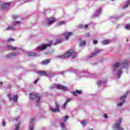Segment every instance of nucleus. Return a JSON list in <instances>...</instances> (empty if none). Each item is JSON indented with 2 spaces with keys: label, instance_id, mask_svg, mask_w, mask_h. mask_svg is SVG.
Here are the masks:
<instances>
[{
  "label": "nucleus",
  "instance_id": "obj_46",
  "mask_svg": "<svg viewBox=\"0 0 130 130\" xmlns=\"http://www.w3.org/2000/svg\"><path fill=\"white\" fill-rule=\"evenodd\" d=\"M0 85H3V83L2 82H0Z\"/></svg>",
  "mask_w": 130,
  "mask_h": 130
},
{
  "label": "nucleus",
  "instance_id": "obj_42",
  "mask_svg": "<svg viewBox=\"0 0 130 130\" xmlns=\"http://www.w3.org/2000/svg\"><path fill=\"white\" fill-rule=\"evenodd\" d=\"M39 81V78H38V79H37L35 82H34L35 84H36L38 81Z\"/></svg>",
  "mask_w": 130,
  "mask_h": 130
},
{
  "label": "nucleus",
  "instance_id": "obj_48",
  "mask_svg": "<svg viewBox=\"0 0 130 130\" xmlns=\"http://www.w3.org/2000/svg\"><path fill=\"white\" fill-rule=\"evenodd\" d=\"M112 1V2H113L114 0H111Z\"/></svg>",
  "mask_w": 130,
  "mask_h": 130
},
{
  "label": "nucleus",
  "instance_id": "obj_28",
  "mask_svg": "<svg viewBox=\"0 0 130 130\" xmlns=\"http://www.w3.org/2000/svg\"><path fill=\"white\" fill-rule=\"evenodd\" d=\"M84 27L85 29H88V27H89V25L86 24L85 25H83L82 24H80L79 25V28H83Z\"/></svg>",
  "mask_w": 130,
  "mask_h": 130
},
{
  "label": "nucleus",
  "instance_id": "obj_7",
  "mask_svg": "<svg viewBox=\"0 0 130 130\" xmlns=\"http://www.w3.org/2000/svg\"><path fill=\"white\" fill-rule=\"evenodd\" d=\"M54 88L63 90V91H67L68 90V87L63 86L60 84H54L53 86H51V89H54Z\"/></svg>",
  "mask_w": 130,
  "mask_h": 130
},
{
  "label": "nucleus",
  "instance_id": "obj_29",
  "mask_svg": "<svg viewBox=\"0 0 130 130\" xmlns=\"http://www.w3.org/2000/svg\"><path fill=\"white\" fill-rule=\"evenodd\" d=\"M110 42V41L109 40H106L102 41V44L106 45V44H109Z\"/></svg>",
  "mask_w": 130,
  "mask_h": 130
},
{
  "label": "nucleus",
  "instance_id": "obj_9",
  "mask_svg": "<svg viewBox=\"0 0 130 130\" xmlns=\"http://www.w3.org/2000/svg\"><path fill=\"white\" fill-rule=\"evenodd\" d=\"M8 97H9L10 100H11L13 102H17L18 101V96L16 95L11 94L9 93L8 94Z\"/></svg>",
  "mask_w": 130,
  "mask_h": 130
},
{
  "label": "nucleus",
  "instance_id": "obj_39",
  "mask_svg": "<svg viewBox=\"0 0 130 130\" xmlns=\"http://www.w3.org/2000/svg\"><path fill=\"white\" fill-rule=\"evenodd\" d=\"M13 18L14 20H15V19L17 18H18V16L17 15H13Z\"/></svg>",
  "mask_w": 130,
  "mask_h": 130
},
{
  "label": "nucleus",
  "instance_id": "obj_14",
  "mask_svg": "<svg viewBox=\"0 0 130 130\" xmlns=\"http://www.w3.org/2000/svg\"><path fill=\"white\" fill-rule=\"evenodd\" d=\"M26 54L28 55V56H39L40 55L39 54L34 53L33 52H27Z\"/></svg>",
  "mask_w": 130,
  "mask_h": 130
},
{
  "label": "nucleus",
  "instance_id": "obj_24",
  "mask_svg": "<svg viewBox=\"0 0 130 130\" xmlns=\"http://www.w3.org/2000/svg\"><path fill=\"white\" fill-rule=\"evenodd\" d=\"M60 126L61 127L62 130H67V128H66V124L64 122L60 123Z\"/></svg>",
  "mask_w": 130,
  "mask_h": 130
},
{
  "label": "nucleus",
  "instance_id": "obj_27",
  "mask_svg": "<svg viewBox=\"0 0 130 130\" xmlns=\"http://www.w3.org/2000/svg\"><path fill=\"white\" fill-rule=\"evenodd\" d=\"M85 44H86V42L85 41H80L79 45L80 47H83V46H85Z\"/></svg>",
  "mask_w": 130,
  "mask_h": 130
},
{
  "label": "nucleus",
  "instance_id": "obj_25",
  "mask_svg": "<svg viewBox=\"0 0 130 130\" xmlns=\"http://www.w3.org/2000/svg\"><path fill=\"white\" fill-rule=\"evenodd\" d=\"M14 129L20 130V122H18L17 124H15Z\"/></svg>",
  "mask_w": 130,
  "mask_h": 130
},
{
  "label": "nucleus",
  "instance_id": "obj_30",
  "mask_svg": "<svg viewBox=\"0 0 130 130\" xmlns=\"http://www.w3.org/2000/svg\"><path fill=\"white\" fill-rule=\"evenodd\" d=\"M80 122L82 124V125L83 126H85L86 124H87V121L86 120L80 121Z\"/></svg>",
  "mask_w": 130,
  "mask_h": 130
},
{
  "label": "nucleus",
  "instance_id": "obj_36",
  "mask_svg": "<svg viewBox=\"0 0 130 130\" xmlns=\"http://www.w3.org/2000/svg\"><path fill=\"white\" fill-rule=\"evenodd\" d=\"M13 41H15V40H14V39H13V38H9L7 40L8 42H12Z\"/></svg>",
  "mask_w": 130,
  "mask_h": 130
},
{
  "label": "nucleus",
  "instance_id": "obj_45",
  "mask_svg": "<svg viewBox=\"0 0 130 130\" xmlns=\"http://www.w3.org/2000/svg\"><path fill=\"white\" fill-rule=\"evenodd\" d=\"M63 74H64V72H61V75H63Z\"/></svg>",
  "mask_w": 130,
  "mask_h": 130
},
{
  "label": "nucleus",
  "instance_id": "obj_10",
  "mask_svg": "<svg viewBox=\"0 0 130 130\" xmlns=\"http://www.w3.org/2000/svg\"><path fill=\"white\" fill-rule=\"evenodd\" d=\"M55 21H56V19L54 18H48L46 20V25L49 26L50 25H51V24H53V23H54Z\"/></svg>",
  "mask_w": 130,
  "mask_h": 130
},
{
  "label": "nucleus",
  "instance_id": "obj_37",
  "mask_svg": "<svg viewBox=\"0 0 130 130\" xmlns=\"http://www.w3.org/2000/svg\"><path fill=\"white\" fill-rule=\"evenodd\" d=\"M2 125L3 126H6V125H7V123H6V121H5L4 120L2 121Z\"/></svg>",
  "mask_w": 130,
  "mask_h": 130
},
{
  "label": "nucleus",
  "instance_id": "obj_8",
  "mask_svg": "<svg viewBox=\"0 0 130 130\" xmlns=\"http://www.w3.org/2000/svg\"><path fill=\"white\" fill-rule=\"evenodd\" d=\"M55 105H56V109H53L51 107H50L49 108V110L50 111H52V112H59V104H58V103L55 102Z\"/></svg>",
  "mask_w": 130,
  "mask_h": 130
},
{
  "label": "nucleus",
  "instance_id": "obj_44",
  "mask_svg": "<svg viewBox=\"0 0 130 130\" xmlns=\"http://www.w3.org/2000/svg\"><path fill=\"white\" fill-rule=\"evenodd\" d=\"M117 130H123V128L121 127H120Z\"/></svg>",
  "mask_w": 130,
  "mask_h": 130
},
{
  "label": "nucleus",
  "instance_id": "obj_33",
  "mask_svg": "<svg viewBox=\"0 0 130 130\" xmlns=\"http://www.w3.org/2000/svg\"><path fill=\"white\" fill-rule=\"evenodd\" d=\"M125 29L126 30H129L130 29V24L128 23L125 25Z\"/></svg>",
  "mask_w": 130,
  "mask_h": 130
},
{
  "label": "nucleus",
  "instance_id": "obj_34",
  "mask_svg": "<svg viewBox=\"0 0 130 130\" xmlns=\"http://www.w3.org/2000/svg\"><path fill=\"white\" fill-rule=\"evenodd\" d=\"M71 101H73V98H68L66 99V103L68 104L69 102H71Z\"/></svg>",
  "mask_w": 130,
  "mask_h": 130
},
{
  "label": "nucleus",
  "instance_id": "obj_1",
  "mask_svg": "<svg viewBox=\"0 0 130 130\" xmlns=\"http://www.w3.org/2000/svg\"><path fill=\"white\" fill-rule=\"evenodd\" d=\"M129 59L123 60L121 62H117L113 64V74H116L118 79L120 78V76L122 75V69L120 68L122 66L123 69H128L129 67Z\"/></svg>",
  "mask_w": 130,
  "mask_h": 130
},
{
  "label": "nucleus",
  "instance_id": "obj_41",
  "mask_svg": "<svg viewBox=\"0 0 130 130\" xmlns=\"http://www.w3.org/2000/svg\"><path fill=\"white\" fill-rule=\"evenodd\" d=\"M104 118H107V115L106 114H104Z\"/></svg>",
  "mask_w": 130,
  "mask_h": 130
},
{
  "label": "nucleus",
  "instance_id": "obj_2",
  "mask_svg": "<svg viewBox=\"0 0 130 130\" xmlns=\"http://www.w3.org/2000/svg\"><path fill=\"white\" fill-rule=\"evenodd\" d=\"M63 41V39L61 38H58L56 39L55 42H53V41H50L49 42L48 44H44L41 46H38L36 49V51L39 52L41 51L42 50H44V49H46L47 47H49L51 44H53V45H56V44H59V43H61Z\"/></svg>",
  "mask_w": 130,
  "mask_h": 130
},
{
  "label": "nucleus",
  "instance_id": "obj_6",
  "mask_svg": "<svg viewBox=\"0 0 130 130\" xmlns=\"http://www.w3.org/2000/svg\"><path fill=\"white\" fill-rule=\"evenodd\" d=\"M122 121L121 118H119L113 124V128L114 130H118L120 127V124Z\"/></svg>",
  "mask_w": 130,
  "mask_h": 130
},
{
  "label": "nucleus",
  "instance_id": "obj_47",
  "mask_svg": "<svg viewBox=\"0 0 130 130\" xmlns=\"http://www.w3.org/2000/svg\"><path fill=\"white\" fill-rule=\"evenodd\" d=\"M89 130H93V129H89Z\"/></svg>",
  "mask_w": 130,
  "mask_h": 130
},
{
  "label": "nucleus",
  "instance_id": "obj_17",
  "mask_svg": "<svg viewBox=\"0 0 130 130\" xmlns=\"http://www.w3.org/2000/svg\"><path fill=\"white\" fill-rule=\"evenodd\" d=\"M101 14V9H98L95 11V13L93 14L94 17H98Z\"/></svg>",
  "mask_w": 130,
  "mask_h": 130
},
{
  "label": "nucleus",
  "instance_id": "obj_38",
  "mask_svg": "<svg viewBox=\"0 0 130 130\" xmlns=\"http://www.w3.org/2000/svg\"><path fill=\"white\" fill-rule=\"evenodd\" d=\"M68 104V103H67L66 102H65V103L62 106V108L63 109H66V107H67V105Z\"/></svg>",
  "mask_w": 130,
  "mask_h": 130
},
{
  "label": "nucleus",
  "instance_id": "obj_23",
  "mask_svg": "<svg viewBox=\"0 0 130 130\" xmlns=\"http://www.w3.org/2000/svg\"><path fill=\"white\" fill-rule=\"evenodd\" d=\"M19 54V53L16 52V53H10L8 54V57L10 58V57H12L13 56H17Z\"/></svg>",
  "mask_w": 130,
  "mask_h": 130
},
{
  "label": "nucleus",
  "instance_id": "obj_15",
  "mask_svg": "<svg viewBox=\"0 0 130 130\" xmlns=\"http://www.w3.org/2000/svg\"><path fill=\"white\" fill-rule=\"evenodd\" d=\"M34 122V118H31L29 121V129L33 130L34 128V125H33V123Z\"/></svg>",
  "mask_w": 130,
  "mask_h": 130
},
{
  "label": "nucleus",
  "instance_id": "obj_13",
  "mask_svg": "<svg viewBox=\"0 0 130 130\" xmlns=\"http://www.w3.org/2000/svg\"><path fill=\"white\" fill-rule=\"evenodd\" d=\"M100 51H101L99 49H95L94 52L92 54H91V55H89L88 57H89V58H92L93 56H95V55L99 53Z\"/></svg>",
  "mask_w": 130,
  "mask_h": 130
},
{
  "label": "nucleus",
  "instance_id": "obj_40",
  "mask_svg": "<svg viewBox=\"0 0 130 130\" xmlns=\"http://www.w3.org/2000/svg\"><path fill=\"white\" fill-rule=\"evenodd\" d=\"M93 44H97V43H98L97 40H93Z\"/></svg>",
  "mask_w": 130,
  "mask_h": 130
},
{
  "label": "nucleus",
  "instance_id": "obj_32",
  "mask_svg": "<svg viewBox=\"0 0 130 130\" xmlns=\"http://www.w3.org/2000/svg\"><path fill=\"white\" fill-rule=\"evenodd\" d=\"M12 25L13 26H17V25H20V22L19 21H15L12 23Z\"/></svg>",
  "mask_w": 130,
  "mask_h": 130
},
{
  "label": "nucleus",
  "instance_id": "obj_3",
  "mask_svg": "<svg viewBox=\"0 0 130 130\" xmlns=\"http://www.w3.org/2000/svg\"><path fill=\"white\" fill-rule=\"evenodd\" d=\"M72 57L75 58L76 57V51L71 49L68 50L66 53L63 55H60L57 56L58 58L60 59H63V58H68V57Z\"/></svg>",
  "mask_w": 130,
  "mask_h": 130
},
{
  "label": "nucleus",
  "instance_id": "obj_18",
  "mask_svg": "<svg viewBox=\"0 0 130 130\" xmlns=\"http://www.w3.org/2000/svg\"><path fill=\"white\" fill-rule=\"evenodd\" d=\"M73 96H77V95H81L82 94V90H76L75 91H73L72 92Z\"/></svg>",
  "mask_w": 130,
  "mask_h": 130
},
{
  "label": "nucleus",
  "instance_id": "obj_26",
  "mask_svg": "<svg viewBox=\"0 0 130 130\" xmlns=\"http://www.w3.org/2000/svg\"><path fill=\"white\" fill-rule=\"evenodd\" d=\"M10 5H11V3H5L2 9H6V8H9V7H10Z\"/></svg>",
  "mask_w": 130,
  "mask_h": 130
},
{
  "label": "nucleus",
  "instance_id": "obj_16",
  "mask_svg": "<svg viewBox=\"0 0 130 130\" xmlns=\"http://www.w3.org/2000/svg\"><path fill=\"white\" fill-rule=\"evenodd\" d=\"M7 49H9L10 50H18V49H19V48L14 47V46H13L12 45H8L7 46Z\"/></svg>",
  "mask_w": 130,
  "mask_h": 130
},
{
  "label": "nucleus",
  "instance_id": "obj_19",
  "mask_svg": "<svg viewBox=\"0 0 130 130\" xmlns=\"http://www.w3.org/2000/svg\"><path fill=\"white\" fill-rule=\"evenodd\" d=\"M38 73L40 76H47L48 75V73L45 71H39Z\"/></svg>",
  "mask_w": 130,
  "mask_h": 130
},
{
  "label": "nucleus",
  "instance_id": "obj_21",
  "mask_svg": "<svg viewBox=\"0 0 130 130\" xmlns=\"http://www.w3.org/2000/svg\"><path fill=\"white\" fill-rule=\"evenodd\" d=\"M130 5V0H128L125 4L123 5L122 6V8L123 9H127V8H128V6Z\"/></svg>",
  "mask_w": 130,
  "mask_h": 130
},
{
  "label": "nucleus",
  "instance_id": "obj_20",
  "mask_svg": "<svg viewBox=\"0 0 130 130\" xmlns=\"http://www.w3.org/2000/svg\"><path fill=\"white\" fill-rule=\"evenodd\" d=\"M106 80L104 79H101V80H99L97 82V84L98 86H101V85H103V84H104V83H106Z\"/></svg>",
  "mask_w": 130,
  "mask_h": 130
},
{
  "label": "nucleus",
  "instance_id": "obj_22",
  "mask_svg": "<svg viewBox=\"0 0 130 130\" xmlns=\"http://www.w3.org/2000/svg\"><path fill=\"white\" fill-rule=\"evenodd\" d=\"M49 62H50V59H47L44 61H43L42 62H41V64L43 65V66H46V64H48V63H49Z\"/></svg>",
  "mask_w": 130,
  "mask_h": 130
},
{
  "label": "nucleus",
  "instance_id": "obj_43",
  "mask_svg": "<svg viewBox=\"0 0 130 130\" xmlns=\"http://www.w3.org/2000/svg\"><path fill=\"white\" fill-rule=\"evenodd\" d=\"M64 120L65 121H67V120H68V117H64Z\"/></svg>",
  "mask_w": 130,
  "mask_h": 130
},
{
  "label": "nucleus",
  "instance_id": "obj_11",
  "mask_svg": "<svg viewBox=\"0 0 130 130\" xmlns=\"http://www.w3.org/2000/svg\"><path fill=\"white\" fill-rule=\"evenodd\" d=\"M73 35V32L65 31L63 33V36L65 38L66 40H69L71 36Z\"/></svg>",
  "mask_w": 130,
  "mask_h": 130
},
{
  "label": "nucleus",
  "instance_id": "obj_31",
  "mask_svg": "<svg viewBox=\"0 0 130 130\" xmlns=\"http://www.w3.org/2000/svg\"><path fill=\"white\" fill-rule=\"evenodd\" d=\"M14 29H15L14 27H13L12 26H8L6 30H14Z\"/></svg>",
  "mask_w": 130,
  "mask_h": 130
},
{
  "label": "nucleus",
  "instance_id": "obj_4",
  "mask_svg": "<svg viewBox=\"0 0 130 130\" xmlns=\"http://www.w3.org/2000/svg\"><path fill=\"white\" fill-rule=\"evenodd\" d=\"M29 98L32 100H36L37 101V105L39 104V101H40L41 99L40 95H39V94L36 93H30Z\"/></svg>",
  "mask_w": 130,
  "mask_h": 130
},
{
  "label": "nucleus",
  "instance_id": "obj_12",
  "mask_svg": "<svg viewBox=\"0 0 130 130\" xmlns=\"http://www.w3.org/2000/svg\"><path fill=\"white\" fill-rule=\"evenodd\" d=\"M80 79H82L83 77H85V78H92L91 77V73L88 72V71H85L84 72L83 74H80Z\"/></svg>",
  "mask_w": 130,
  "mask_h": 130
},
{
  "label": "nucleus",
  "instance_id": "obj_5",
  "mask_svg": "<svg viewBox=\"0 0 130 130\" xmlns=\"http://www.w3.org/2000/svg\"><path fill=\"white\" fill-rule=\"evenodd\" d=\"M128 93H129V91L126 92L121 97V102H119L117 105L118 107H121V106L123 105V103L125 102V98H126V96H127V94H128Z\"/></svg>",
  "mask_w": 130,
  "mask_h": 130
},
{
  "label": "nucleus",
  "instance_id": "obj_35",
  "mask_svg": "<svg viewBox=\"0 0 130 130\" xmlns=\"http://www.w3.org/2000/svg\"><path fill=\"white\" fill-rule=\"evenodd\" d=\"M64 24H66V22L60 21L58 23V26H61V25H64Z\"/></svg>",
  "mask_w": 130,
  "mask_h": 130
}]
</instances>
